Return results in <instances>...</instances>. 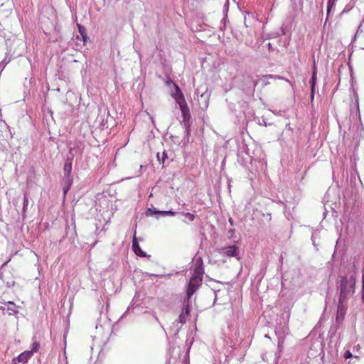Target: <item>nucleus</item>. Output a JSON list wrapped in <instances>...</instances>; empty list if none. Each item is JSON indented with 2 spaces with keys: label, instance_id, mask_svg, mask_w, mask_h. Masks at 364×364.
Segmentation results:
<instances>
[{
  "label": "nucleus",
  "instance_id": "obj_19",
  "mask_svg": "<svg viewBox=\"0 0 364 364\" xmlns=\"http://www.w3.org/2000/svg\"><path fill=\"white\" fill-rule=\"evenodd\" d=\"M156 157H157V159H158L159 162L160 164H163V166H164V162H165V159L168 158L167 153L165 151H163V153L161 154V156H160L159 153H157Z\"/></svg>",
  "mask_w": 364,
  "mask_h": 364
},
{
  "label": "nucleus",
  "instance_id": "obj_3",
  "mask_svg": "<svg viewBox=\"0 0 364 364\" xmlns=\"http://www.w3.org/2000/svg\"><path fill=\"white\" fill-rule=\"evenodd\" d=\"M202 279H196V278H191L186 287V299L190 300L193 294L196 291L198 287L201 285Z\"/></svg>",
  "mask_w": 364,
  "mask_h": 364
},
{
  "label": "nucleus",
  "instance_id": "obj_41",
  "mask_svg": "<svg viewBox=\"0 0 364 364\" xmlns=\"http://www.w3.org/2000/svg\"><path fill=\"white\" fill-rule=\"evenodd\" d=\"M270 47H271V43H268V48H270Z\"/></svg>",
  "mask_w": 364,
  "mask_h": 364
},
{
  "label": "nucleus",
  "instance_id": "obj_5",
  "mask_svg": "<svg viewBox=\"0 0 364 364\" xmlns=\"http://www.w3.org/2000/svg\"><path fill=\"white\" fill-rule=\"evenodd\" d=\"M218 252L220 255L228 256V257H234L237 259H240L239 257V249L235 245H230L228 247H221L218 250Z\"/></svg>",
  "mask_w": 364,
  "mask_h": 364
},
{
  "label": "nucleus",
  "instance_id": "obj_34",
  "mask_svg": "<svg viewBox=\"0 0 364 364\" xmlns=\"http://www.w3.org/2000/svg\"><path fill=\"white\" fill-rule=\"evenodd\" d=\"M72 225H73V234H76V230H75V222H73L72 223Z\"/></svg>",
  "mask_w": 364,
  "mask_h": 364
},
{
  "label": "nucleus",
  "instance_id": "obj_30",
  "mask_svg": "<svg viewBox=\"0 0 364 364\" xmlns=\"http://www.w3.org/2000/svg\"><path fill=\"white\" fill-rule=\"evenodd\" d=\"M228 233L230 235L229 237H232L235 234V230L234 229H230L228 230Z\"/></svg>",
  "mask_w": 364,
  "mask_h": 364
},
{
  "label": "nucleus",
  "instance_id": "obj_11",
  "mask_svg": "<svg viewBox=\"0 0 364 364\" xmlns=\"http://www.w3.org/2000/svg\"><path fill=\"white\" fill-rule=\"evenodd\" d=\"M204 274V269L203 267V260L201 258L197 261L194 269V273L191 278H196V279H203L202 276Z\"/></svg>",
  "mask_w": 364,
  "mask_h": 364
},
{
  "label": "nucleus",
  "instance_id": "obj_8",
  "mask_svg": "<svg viewBox=\"0 0 364 364\" xmlns=\"http://www.w3.org/2000/svg\"><path fill=\"white\" fill-rule=\"evenodd\" d=\"M317 80V70H316V66L315 60L314 61V68H313V73L312 76L310 80V84H311V102L314 100V95H315V88H316V84Z\"/></svg>",
  "mask_w": 364,
  "mask_h": 364
},
{
  "label": "nucleus",
  "instance_id": "obj_15",
  "mask_svg": "<svg viewBox=\"0 0 364 364\" xmlns=\"http://www.w3.org/2000/svg\"><path fill=\"white\" fill-rule=\"evenodd\" d=\"M73 159V156H68L66 158L63 167L64 176L71 175Z\"/></svg>",
  "mask_w": 364,
  "mask_h": 364
},
{
  "label": "nucleus",
  "instance_id": "obj_33",
  "mask_svg": "<svg viewBox=\"0 0 364 364\" xmlns=\"http://www.w3.org/2000/svg\"><path fill=\"white\" fill-rule=\"evenodd\" d=\"M268 84H269V82L268 81H265V80H262V85L264 86H266Z\"/></svg>",
  "mask_w": 364,
  "mask_h": 364
},
{
  "label": "nucleus",
  "instance_id": "obj_29",
  "mask_svg": "<svg viewBox=\"0 0 364 364\" xmlns=\"http://www.w3.org/2000/svg\"><path fill=\"white\" fill-rule=\"evenodd\" d=\"M311 241H312V244H313V245H314V247H316V245L315 239H314V232L313 231L311 232Z\"/></svg>",
  "mask_w": 364,
  "mask_h": 364
},
{
  "label": "nucleus",
  "instance_id": "obj_1",
  "mask_svg": "<svg viewBox=\"0 0 364 364\" xmlns=\"http://www.w3.org/2000/svg\"><path fill=\"white\" fill-rule=\"evenodd\" d=\"M355 277L354 275L344 277L341 281L340 298L348 299L355 292Z\"/></svg>",
  "mask_w": 364,
  "mask_h": 364
},
{
  "label": "nucleus",
  "instance_id": "obj_36",
  "mask_svg": "<svg viewBox=\"0 0 364 364\" xmlns=\"http://www.w3.org/2000/svg\"><path fill=\"white\" fill-rule=\"evenodd\" d=\"M154 318L158 323H159V318L156 316H154Z\"/></svg>",
  "mask_w": 364,
  "mask_h": 364
},
{
  "label": "nucleus",
  "instance_id": "obj_38",
  "mask_svg": "<svg viewBox=\"0 0 364 364\" xmlns=\"http://www.w3.org/2000/svg\"><path fill=\"white\" fill-rule=\"evenodd\" d=\"M222 21H224V23H225V21H226V17L223 18Z\"/></svg>",
  "mask_w": 364,
  "mask_h": 364
},
{
  "label": "nucleus",
  "instance_id": "obj_39",
  "mask_svg": "<svg viewBox=\"0 0 364 364\" xmlns=\"http://www.w3.org/2000/svg\"><path fill=\"white\" fill-rule=\"evenodd\" d=\"M199 91H200V89H199V88H198V89H197V90H196V93H197L198 95H199V93H200V92H199Z\"/></svg>",
  "mask_w": 364,
  "mask_h": 364
},
{
  "label": "nucleus",
  "instance_id": "obj_37",
  "mask_svg": "<svg viewBox=\"0 0 364 364\" xmlns=\"http://www.w3.org/2000/svg\"><path fill=\"white\" fill-rule=\"evenodd\" d=\"M314 333H315V331L311 332V333L309 335V336H311V335H313Z\"/></svg>",
  "mask_w": 364,
  "mask_h": 364
},
{
  "label": "nucleus",
  "instance_id": "obj_4",
  "mask_svg": "<svg viewBox=\"0 0 364 364\" xmlns=\"http://www.w3.org/2000/svg\"><path fill=\"white\" fill-rule=\"evenodd\" d=\"M324 202L335 205L339 202V191L336 188H330L325 197Z\"/></svg>",
  "mask_w": 364,
  "mask_h": 364
},
{
  "label": "nucleus",
  "instance_id": "obj_35",
  "mask_svg": "<svg viewBox=\"0 0 364 364\" xmlns=\"http://www.w3.org/2000/svg\"><path fill=\"white\" fill-rule=\"evenodd\" d=\"M313 351H314V349L312 347L310 348V351H309V353L311 355H314V353H313Z\"/></svg>",
  "mask_w": 364,
  "mask_h": 364
},
{
  "label": "nucleus",
  "instance_id": "obj_14",
  "mask_svg": "<svg viewBox=\"0 0 364 364\" xmlns=\"http://www.w3.org/2000/svg\"><path fill=\"white\" fill-rule=\"evenodd\" d=\"M210 95V92H208V89L200 94V98H198L199 103L203 107L207 108L208 106V100Z\"/></svg>",
  "mask_w": 364,
  "mask_h": 364
},
{
  "label": "nucleus",
  "instance_id": "obj_7",
  "mask_svg": "<svg viewBox=\"0 0 364 364\" xmlns=\"http://www.w3.org/2000/svg\"><path fill=\"white\" fill-rule=\"evenodd\" d=\"M348 299L342 300L341 298H339V304L338 306L337 311V321H342L344 318L345 314H346L348 309Z\"/></svg>",
  "mask_w": 364,
  "mask_h": 364
},
{
  "label": "nucleus",
  "instance_id": "obj_25",
  "mask_svg": "<svg viewBox=\"0 0 364 364\" xmlns=\"http://www.w3.org/2000/svg\"><path fill=\"white\" fill-rule=\"evenodd\" d=\"M316 123H317V120L315 119L314 116L313 115L312 121H311V129H312L314 133L316 132V131L314 129L316 128Z\"/></svg>",
  "mask_w": 364,
  "mask_h": 364
},
{
  "label": "nucleus",
  "instance_id": "obj_9",
  "mask_svg": "<svg viewBox=\"0 0 364 364\" xmlns=\"http://www.w3.org/2000/svg\"><path fill=\"white\" fill-rule=\"evenodd\" d=\"M175 87V92L172 94V97L175 99L176 102L178 105L186 103V100L184 98V95L181 90L180 87L178 85L174 83Z\"/></svg>",
  "mask_w": 364,
  "mask_h": 364
},
{
  "label": "nucleus",
  "instance_id": "obj_23",
  "mask_svg": "<svg viewBox=\"0 0 364 364\" xmlns=\"http://www.w3.org/2000/svg\"><path fill=\"white\" fill-rule=\"evenodd\" d=\"M264 78L265 79L273 78V79L285 80L287 82H289V80L285 79L284 77H282L279 75H267L264 76Z\"/></svg>",
  "mask_w": 364,
  "mask_h": 364
},
{
  "label": "nucleus",
  "instance_id": "obj_10",
  "mask_svg": "<svg viewBox=\"0 0 364 364\" xmlns=\"http://www.w3.org/2000/svg\"><path fill=\"white\" fill-rule=\"evenodd\" d=\"M132 250H133L134 252L139 257H148V258L151 257V255H148L144 251H143L141 249V247L139 245V242L135 236L134 237L133 240H132Z\"/></svg>",
  "mask_w": 364,
  "mask_h": 364
},
{
  "label": "nucleus",
  "instance_id": "obj_18",
  "mask_svg": "<svg viewBox=\"0 0 364 364\" xmlns=\"http://www.w3.org/2000/svg\"><path fill=\"white\" fill-rule=\"evenodd\" d=\"M78 30L81 36L82 40L83 41L85 44L87 39L86 29L82 26L78 25Z\"/></svg>",
  "mask_w": 364,
  "mask_h": 364
},
{
  "label": "nucleus",
  "instance_id": "obj_2",
  "mask_svg": "<svg viewBox=\"0 0 364 364\" xmlns=\"http://www.w3.org/2000/svg\"><path fill=\"white\" fill-rule=\"evenodd\" d=\"M179 108L181 112L183 122L184 123V126L186 128V132L187 136L190 134V123L189 120L191 119V114L189 112V108L187 105V103L179 105Z\"/></svg>",
  "mask_w": 364,
  "mask_h": 364
},
{
  "label": "nucleus",
  "instance_id": "obj_31",
  "mask_svg": "<svg viewBox=\"0 0 364 364\" xmlns=\"http://www.w3.org/2000/svg\"><path fill=\"white\" fill-rule=\"evenodd\" d=\"M0 310L2 311L3 314H5L6 312V307L4 306H0Z\"/></svg>",
  "mask_w": 364,
  "mask_h": 364
},
{
  "label": "nucleus",
  "instance_id": "obj_16",
  "mask_svg": "<svg viewBox=\"0 0 364 364\" xmlns=\"http://www.w3.org/2000/svg\"><path fill=\"white\" fill-rule=\"evenodd\" d=\"M4 305H7L6 312L9 315H14L18 313V306L13 301H8L7 303H4Z\"/></svg>",
  "mask_w": 364,
  "mask_h": 364
},
{
  "label": "nucleus",
  "instance_id": "obj_32",
  "mask_svg": "<svg viewBox=\"0 0 364 364\" xmlns=\"http://www.w3.org/2000/svg\"><path fill=\"white\" fill-rule=\"evenodd\" d=\"M228 222H229V223L230 224L231 226H233L235 225L234 220H233V219L232 218H230L228 219Z\"/></svg>",
  "mask_w": 364,
  "mask_h": 364
},
{
  "label": "nucleus",
  "instance_id": "obj_6",
  "mask_svg": "<svg viewBox=\"0 0 364 364\" xmlns=\"http://www.w3.org/2000/svg\"><path fill=\"white\" fill-rule=\"evenodd\" d=\"M160 215L163 217L165 216H174L176 214H178L177 212L172 211V210H158L155 208H149L146 210V216H152L154 215Z\"/></svg>",
  "mask_w": 364,
  "mask_h": 364
},
{
  "label": "nucleus",
  "instance_id": "obj_40",
  "mask_svg": "<svg viewBox=\"0 0 364 364\" xmlns=\"http://www.w3.org/2000/svg\"><path fill=\"white\" fill-rule=\"evenodd\" d=\"M225 27V24L224 25L223 28V27L220 28V30H222V31L224 30Z\"/></svg>",
  "mask_w": 364,
  "mask_h": 364
},
{
  "label": "nucleus",
  "instance_id": "obj_12",
  "mask_svg": "<svg viewBox=\"0 0 364 364\" xmlns=\"http://www.w3.org/2000/svg\"><path fill=\"white\" fill-rule=\"evenodd\" d=\"M73 182V178L71 175L63 176V194L65 196L70 190Z\"/></svg>",
  "mask_w": 364,
  "mask_h": 364
},
{
  "label": "nucleus",
  "instance_id": "obj_26",
  "mask_svg": "<svg viewBox=\"0 0 364 364\" xmlns=\"http://www.w3.org/2000/svg\"><path fill=\"white\" fill-rule=\"evenodd\" d=\"M362 299L363 302L364 303V270H363V279H362Z\"/></svg>",
  "mask_w": 364,
  "mask_h": 364
},
{
  "label": "nucleus",
  "instance_id": "obj_21",
  "mask_svg": "<svg viewBox=\"0 0 364 364\" xmlns=\"http://www.w3.org/2000/svg\"><path fill=\"white\" fill-rule=\"evenodd\" d=\"M23 214L24 215L26 210V208L28 205V198L26 193H24L23 196Z\"/></svg>",
  "mask_w": 364,
  "mask_h": 364
},
{
  "label": "nucleus",
  "instance_id": "obj_28",
  "mask_svg": "<svg viewBox=\"0 0 364 364\" xmlns=\"http://www.w3.org/2000/svg\"><path fill=\"white\" fill-rule=\"evenodd\" d=\"M283 347V341H278V348H279V353H281Z\"/></svg>",
  "mask_w": 364,
  "mask_h": 364
},
{
  "label": "nucleus",
  "instance_id": "obj_24",
  "mask_svg": "<svg viewBox=\"0 0 364 364\" xmlns=\"http://www.w3.org/2000/svg\"><path fill=\"white\" fill-rule=\"evenodd\" d=\"M188 220H190L191 221H193L195 219V215L192 213H183Z\"/></svg>",
  "mask_w": 364,
  "mask_h": 364
},
{
  "label": "nucleus",
  "instance_id": "obj_17",
  "mask_svg": "<svg viewBox=\"0 0 364 364\" xmlns=\"http://www.w3.org/2000/svg\"><path fill=\"white\" fill-rule=\"evenodd\" d=\"M191 311V306L189 305V300L185 299L183 301V308L181 314L187 316L189 315Z\"/></svg>",
  "mask_w": 364,
  "mask_h": 364
},
{
  "label": "nucleus",
  "instance_id": "obj_27",
  "mask_svg": "<svg viewBox=\"0 0 364 364\" xmlns=\"http://www.w3.org/2000/svg\"><path fill=\"white\" fill-rule=\"evenodd\" d=\"M343 357L346 358V359H348V358H350L353 357V355L352 353L349 351V350H347L345 352L344 355H343Z\"/></svg>",
  "mask_w": 364,
  "mask_h": 364
},
{
  "label": "nucleus",
  "instance_id": "obj_20",
  "mask_svg": "<svg viewBox=\"0 0 364 364\" xmlns=\"http://www.w3.org/2000/svg\"><path fill=\"white\" fill-rule=\"evenodd\" d=\"M40 348V343L38 341H34L31 345V350L30 351L32 352V355L34 353H36L38 351Z\"/></svg>",
  "mask_w": 364,
  "mask_h": 364
},
{
  "label": "nucleus",
  "instance_id": "obj_22",
  "mask_svg": "<svg viewBox=\"0 0 364 364\" xmlns=\"http://www.w3.org/2000/svg\"><path fill=\"white\" fill-rule=\"evenodd\" d=\"M176 323H177V324L179 323L181 325L184 324L186 323V316H184L183 314H181L179 315V316H178V318L175 321L173 324H175Z\"/></svg>",
  "mask_w": 364,
  "mask_h": 364
},
{
  "label": "nucleus",
  "instance_id": "obj_13",
  "mask_svg": "<svg viewBox=\"0 0 364 364\" xmlns=\"http://www.w3.org/2000/svg\"><path fill=\"white\" fill-rule=\"evenodd\" d=\"M32 356V352L26 350L19 354L13 360V362L15 363L17 360L19 363H26Z\"/></svg>",
  "mask_w": 364,
  "mask_h": 364
}]
</instances>
